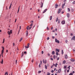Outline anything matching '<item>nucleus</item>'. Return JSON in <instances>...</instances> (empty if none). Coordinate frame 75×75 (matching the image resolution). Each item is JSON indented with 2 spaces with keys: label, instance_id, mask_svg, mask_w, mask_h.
Instances as JSON below:
<instances>
[{
  "label": "nucleus",
  "instance_id": "3",
  "mask_svg": "<svg viewBox=\"0 0 75 75\" xmlns=\"http://www.w3.org/2000/svg\"><path fill=\"white\" fill-rule=\"evenodd\" d=\"M55 41L56 42H57L58 44H59V40H57V38H56L55 39Z\"/></svg>",
  "mask_w": 75,
  "mask_h": 75
},
{
  "label": "nucleus",
  "instance_id": "37",
  "mask_svg": "<svg viewBox=\"0 0 75 75\" xmlns=\"http://www.w3.org/2000/svg\"><path fill=\"white\" fill-rule=\"evenodd\" d=\"M19 10H20V6L19 7L18 9V12H19Z\"/></svg>",
  "mask_w": 75,
  "mask_h": 75
},
{
  "label": "nucleus",
  "instance_id": "32",
  "mask_svg": "<svg viewBox=\"0 0 75 75\" xmlns=\"http://www.w3.org/2000/svg\"><path fill=\"white\" fill-rule=\"evenodd\" d=\"M4 40H5V39H4H4H3V42H2V43H3H3H4Z\"/></svg>",
  "mask_w": 75,
  "mask_h": 75
},
{
  "label": "nucleus",
  "instance_id": "42",
  "mask_svg": "<svg viewBox=\"0 0 75 75\" xmlns=\"http://www.w3.org/2000/svg\"><path fill=\"white\" fill-rule=\"evenodd\" d=\"M41 71H38L39 74H40V73H41Z\"/></svg>",
  "mask_w": 75,
  "mask_h": 75
},
{
  "label": "nucleus",
  "instance_id": "13",
  "mask_svg": "<svg viewBox=\"0 0 75 75\" xmlns=\"http://www.w3.org/2000/svg\"><path fill=\"white\" fill-rule=\"evenodd\" d=\"M47 9H46L43 12V13H45L46 12V11H47Z\"/></svg>",
  "mask_w": 75,
  "mask_h": 75
},
{
  "label": "nucleus",
  "instance_id": "27",
  "mask_svg": "<svg viewBox=\"0 0 75 75\" xmlns=\"http://www.w3.org/2000/svg\"><path fill=\"white\" fill-rule=\"evenodd\" d=\"M62 54H64V51H63V50H62Z\"/></svg>",
  "mask_w": 75,
  "mask_h": 75
},
{
  "label": "nucleus",
  "instance_id": "22",
  "mask_svg": "<svg viewBox=\"0 0 75 75\" xmlns=\"http://www.w3.org/2000/svg\"><path fill=\"white\" fill-rule=\"evenodd\" d=\"M52 16H51L50 17V20H52Z\"/></svg>",
  "mask_w": 75,
  "mask_h": 75
},
{
  "label": "nucleus",
  "instance_id": "35",
  "mask_svg": "<svg viewBox=\"0 0 75 75\" xmlns=\"http://www.w3.org/2000/svg\"><path fill=\"white\" fill-rule=\"evenodd\" d=\"M24 54H27V52H26L25 51L24 52Z\"/></svg>",
  "mask_w": 75,
  "mask_h": 75
},
{
  "label": "nucleus",
  "instance_id": "54",
  "mask_svg": "<svg viewBox=\"0 0 75 75\" xmlns=\"http://www.w3.org/2000/svg\"><path fill=\"white\" fill-rule=\"evenodd\" d=\"M30 45V43H28V46Z\"/></svg>",
  "mask_w": 75,
  "mask_h": 75
},
{
  "label": "nucleus",
  "instance_id": "38",
  "mask_svg": "<svg viewBox=\"0 0 75 75\" xmlns=\"http://www.w3.org/2000/svg\"><path fill=\"white\" fill-rule=\"evenodd\" d=\"M47 75H50V73L47 72Z\"/></svg>",
  "mask_w": 75,
  "mask_h": 75
},
{
  "label": "nucleus",
  "instance_id": "1",
  "mask_svg": "<svg viewBox=\"0 0 75 75\" xmlns=\"http://www.w3.org/2000/svg\"><path fill=\"white\" fill-rule=\"evenodd\" d=\"M8 33L9 35H10L11 34H12V30H11L10 32L9 31H8Z\"/></svg>",
  "mask_w": 75,
  "mask_h": 75
},
{
  "label": "nucleus",
  "instance_id": "52",
  "mask_svg": "<svg viewBox=\"0 0 75 75\" xmlns=\"http://www.w3.org/2000/svg\"><path fill=\"white\" fill-rule=\"evenodd\" d=\"M13 46H14L15 45V44L14 43H13Z\"/></svg>",
  "mask_w": 75,
  "mask_h": 75
},
{
  "label": "nucleus",
  "instance_id": "4",
  "mask_svg": "<svg viewBox=\"0 0 75 75\" xmlns=\"http://www.w3.org/2000/svg\"><path fill=\"white\" fill-rule=\"evenodd\" d=\"M44 64H46L47 63V60H45L44 61V59H43L42 60Z\"/></svg>",
  "mask_w": 75,
  "mask_h": 75
},
{
  "label": "nucleus",
  "instance_id": "20",
  "mask_svg": "<svg viewBox=\"0 0 75 75\" xmlns=\"http://www.w3.org/2000/svg\"><path fill=\"white\" fill-rule=\"evenodd\" d=\"M25 47L26 48H29V46H25Z\"/></svg>",
  "mask_w": 75,
  "mask_h": 75
},
{
  "label": "nucleus",
  "instance_id": "39",
  "mask_svg": "<svg viewBox=\"0 0 75 75\" xmlns=\"http://www.w3.org/2000/svg\"><path fill=\"white\" fill-rule=\"evenodd\" d=\"M56 54L57 55H58V52H56Z\"/></svg>",
  "mask_w": 75,
  "mask_h": 75
},
{
  "label": "nucleus",
  "instance_id": "19",
  "mask_svg": "<svg viewBox=\"0 0 75 75\" xmlns=\"http://www.w3.org/2000/svg\"><path fill=\"white\" fill-rule=\"evenodd\" d=\"M28 31H26V37H27V36H28Z\"/></svg>",
  "mask_w": 75,
  "mask_h": 75
},
{
  "label": "nucleus",
  "instance_id": "25",
  "mask_svg": "<svg viewBox=\"0 0 75 75\" xmlns=\"http://www.w3.org/2000/svg\"><path fill=\"white\" fill-rule=\"evenodd\" d=\"M45 69H47V66L46 65H45Z\"/></svg>",
  "mask_w": 75,
  "mask_h": 75
},
{
  "label": "nucleus",
  "instance_id": "51",
  "mask_svg": "<svg viewBox=\"0 0 75 75\" xmlns=\"http://www.w3.org/2000/svg\"><path fill=\"white\" fill-rule=\"evenodd\" d=\"M17 60H16V64H17Z\"/></svg>",
  "mask_w": 75,
  "mask_h": 75
},
{
  "label": "nucleus",
  "instance_id": "16",
  "mask_svg": "<svg viewBox=\"0 0 75 75\" xmlns=\"http://www.w3.org/2000/svg\"><path fill=\"white\" fill-rule=\"evenodd\" d=\"M1 63L2 64H3V59H2V61L1 62Z\"/></svg>",
  "mask_w": 75,
  "mask_h": 75
},
{
  "label": "nucleus",
  "instance_id": "36",
  "mask_svg": "<svg viewBox=\"0 0 75 75\" xmlns=\"http://www.w3.org/2000/svg\"><path fill=\"white\" fill-rule=\"evenodd\" d=\"M51 72H52V73H53L54 72V70H52L51 71Z\"/></svg>",
  "mask_w": 75,
  "mask_h": 75
},
{
  "label": "nucleus",
  "instance_id": "49",
  "mask_svg": "<svg viewBox=\"0 0 75 75\" xmlns=\"http://www.w3.org/2000/svg\"><path fill=\"white\" fill-rule=\"evenodd\" d=\"M47 30H49V28H48V27H47Z\"/></svg>",
  "mask_w": 75,
  "mask_h": 75
},
{
  "label": "nucleus",
  "instance_id": "45",
  "mask_svg": "<svg viewBox=\"0 0 75 75\" xmlns=\"http://www.w3.org/2000/svg\"><path fill=\"white\" fill-rule=\"evenodd\" d=\"M69 75H73V74H72V73H71L69 74Z\"/></svg>",
  "mask_w": 75,
  "mask_h": 75
},
{
  "label": "nucleus",
  "instance_id": "10",
  "mask_svg": "<svg viewBox=\"0 0 75 75\" xmlns=\"http://www.w3.org/2000/svg\"><path fill=\"white\" fill-rule=\"evenodd\" d=\"M75 40V36H74L71 39V40Z\"/></svg>",
  "mask_w": 75,
  "mask_h": 75
},
{
  "label": "nucleus",
  "instance_id": "63",
  "mask_svg": "<svg viewBox=\"0 0 75 75\" xmlns=\"http://www.w3.org/2000/svg\"><path fill=\"white\" fill-rule=\"evenodd\" d=\"M71 35H73V34H72V33H71Z\"/></svg>",
  "mask_w": 75,
  "mask_h": 75
},
{
  "label": "nucleus",
  "instance_id": "61",
  "mask_svg": "<svg viewBox=\"0 0 75 75\" xmlns=\"http://www.w3.org/2000/svg\"><path fill=\"white\" fill-rule=\"evenodd\" d=\"M53 65V66H54L55 65V64H53V65Z\"/></svg>",
  "mask_w": 75,
  "mask_h": 75
},
{
  "label": "nucleus",
  "instance_id": "7",
  "mask_svg": "<svg viewBox=\"0 0 75 75\" xmlns=\"http://www.w3.org/2000/svg\"><path fill=\"white\" fill-rule=\"evenodd\" d=\"M61 9H59L58 11V14L60 13V12H61Z\"/></svg>",
  "mask_w": 75,
  "mask_h": 75
},
{
  "label": "nucleus",
  "instance_id": "21",
  "mask_svg": "<svg viewBox=\"0 0 75 75\" xmlns=\"http://www.w3.org/2000/svg\"><path fill=\"white\" fill-rule=\"evenodd\" d=\"M66 62V61H65V60H64L63 62V64H65Z\"/></svg>",
  "mask_w": 75,
  "mask_h": 75
},
{
  "label": "nucleus",
  "instance_id": "46",
  "mask_svg": "<svg viewBox=\"0 0 75 75\" xmlns=\"http://www.w3.org/2000/svg\"><path fill=\"white\" fill-rule=\"evenodd\" d=\"M47 55H48V56H50V54H49V53H48V54H47Z\"/></svg>",
  "mask_w": 75,
  "mask_h": 75
},
{
  "label": "nucleus",
  "instance_id": "62",
  "mask_svg": "<svg viewBox=\"0 0 75 75\" xmlns=\"http://www.w3.org/2000/svg\"><path fill=\"white\" fill-rule=\"evenodd\" d=\"M69 70H67V72H69Z\"/></svg>",
  "mask_w": 75,
  "mask_h": 75
},
{
  "label": "nucleus",
  "instance_id": "34",
  "mask_svg": "<svg viewBox=\"0 0 75 75\" xmlns=\"http://www.w3.org/2000/svg\"><path fill=\"white\" fill-rule=\"evenodd\" d=\"M20 29L18 31V34H19V33H20Z\"/></svg>",
  "mask_w": 75,
  "mask_h": 75
},
{
  "label": "nucleus",
  "instance_id": "53",
  "mask_svg": "<svg viewBox=\"0 0 75 75\" xmlns=\"http://www.w3.org/2000/svg\"><path fill=\"white\" fill-rule=\"evenodd\" d=\"M42 54H44V52L43 51H42Z\"/></svg>",
  "mask_w": 75,
  "mask_h": 75
},
{
  "label": "nucleus",
  "instance_id": "2",
  "mask_svg": "<svg viewBox=\"0 0 75 75\" xmlns=\"http://www.w3.org/2000/svg\"><path fill=\"white\" fill-rule=\"evenodd\" d=\"M2 50L1 51V54H3L4 53V48L3 47H2Z\"/></svg>",
  "mask_w": 75,
  "mask_h": 75
},
{
  "label": "nucleus",
  "instance_id": "58",
  "mask_svg": "<svg viewBox=\"0 0 75 75\" xmlns=\"http://www.w3.org/2000/svg\"><path fill=\"white\" fill-rule=\"evenodd\" d=\"M26 29H27V30H28V27H27L26 28Z\"/></svg>",
  "mask_w": 75,
  "mask_h": 75
},
{
  "label": "nucleus",
  "instance_id": "5",
  "mask_svg": "<svg viewBox=\"0 0 75 75\" xmlns=\"http://www.w3.org/2000/svg\"><path fill=\"white\" fill-rule=\"evenodd\" d=\"M65 6V3H64L62 5V7L63 8H64V7Z\"/></svg>",
  "mask_w": 75,
  "mask_h": 75
},
{
  "label": "nucleus",
  "instance_id": "48",
  "mask_svg": "<svg viewBox=\"0 0 75 75\" xmlns=\"http://www.w3.org/2000/svg\"><path fill=\"white\" fill-rule=\"evenodd\" d=\"M39 67V68H40V67H41V64H40Z\"/></svg>",
  "mask_w": 75,
  "mask_h": 75
},
{
  "label": "nucleus",
  "instance_id": "40",
  "mask_svg": "<svg viewBox=\"0 0 75 75\" xmlns=\"http://www.w3.org/2000/svg\"><path fill=\"white\" fill-rule=\"evenodd\" d=\"M31 62H34V59H32V60Z\"/></svg>",
  "mask_w": 75,
  "mask_h": 75
},
{
  "label": "nucleus",
  "instance_id": "64",
  "mask_svg": "<svg viewBox=\"0 0 75 75\" xmlns=\"http://www.w3.org/2000/svg\"><path fill=\"white\" fill-rule=\"evenodd\" d=\"M11 75H13V71L12 72V73H11Z\"/></svg>",
  "mask_w": 75,
  "mask_h": 75
},
{
  "label": "nucleus",
  "instance_id": "11",
  "mask_svg": "<svg viewBox=\"0 0 75 75\" xmlns=\"http://www.w3.org/2000/svg\"><path fill=\"white\" fill-rule=\"evenodd\" d=\"M70 60L72 62H74L75 61V60L74 59H71Z\"/></svg>",
  "mask_w": 75,
  "mask_h": 75
},
{
  "label": "nucleus",
  "instance_id": "12",
  "mask_svg": "<svg viewBox=\"0 0 75 75\" xmlns=\"http://www.w3.org/2000/svg\"><path fill=\"white\" fill-rule=\"evenodd\" d=\"M65 22L64 21H63L62 22V24H65Z\"/></svg>",
  "mask_w": 75,
  "mask_h": 75
},
{
  "label": "nucleus",
  "instance_id": "24",
  "mask_svg": "<svg viewBox=\"0 0 75 75\" xmlns=\"http://www.w3.org/2000/svg\"><path fill=\"white\" fill-rule=\"evenodd\" d=\"M23 55H24V53H23V52H22V55H21V57H23Z\"/></svg>",
  "mask_w": 75,
  "mask_h": 75
},
{
  "label": "nucleus",
  "instance_id": "15",
  "mask_svg": "<svg viewBox=\"0 0 75 75\" xmlns=\"http://www.w3.org/2000/svg\"><path fill=\"white\" fill-rule=\"evenodd\" d=\"M54 54H55V52H54V51H53L52 52V54L54 55Z\"/></svg>",
  "mask_w": 75,
  "mask_h": 75
},
{
  "label": "nucleus",
  "instance_id": "8",
  "mask_svg": "<svg viewBox=\"0 0 75 75\" xmlns=\"http://www.w3.org/2000/svg\"><path fill=\"white\" fill-rule=\"evenodd\" d=\"M43 4H44L43 3H42V2H41V7H42V6H43Z\"/></svg>",
  "mask_w": 75,
  "mask_h": 75
},
{
  "label": "nucleus",
  "instance_id": "60",
  "mask_svg": "<svg viewBox=\"0 0 75 75\" xmlns=\"http://www.w3.org/2000/svg\"><path fill=\"white\" fill-rule=\"evenodd\" d=\"M11 6H10L9 7V9H10V8H11Z\"/></svg>",
  "mask_w": 75,
  "mask_h": 75
},
{
  "label": "nucleus",
  "instance_id": "33",
  "mask_svg": "<svg viewBox=\"0 0 75 75\" xmlns=\"http://www.w3.org/2000/svg\"><path fill=\"white\" fill-rule=\"evenodd\" d=\"M33 24L32 23L31 25H30V27H32V26H33Z\"/></svg>",
  "mask_w": 75,
  "mask_h": 75
},
{
  "label": "nucleus",
  "instance_id": "17",
  "mask_svg": "<svg viewBox=\"0 0 75 75\" xmlns=\"http://www.w3.org/2000/svg\"><path fill=\"white\" fill-rule=\"evenodd\" d=\"M58 6V5H57V4H55V8H57Z\"/></svg>",
  "mask_w": 75,
  "mask_h": 75
},
{
  "label": "nucleus",
  "instance_id": "31",
  "mask_svg": "<svg viewBox=\"0 0 75 75\" xmlns=\"http://www.w3.org/2000/svg\"><path fill=\"white\" fill-rule=\"evenodd\" d=\"M65 42H66V43H67V42H68V40H66Z\"/></svg>",
  "mask_w": 75,
  "mask_h": 75
},
{
  "label": "nucleus",
  "instance_id": "47",
  "mask_svg": "<svg viewBox=\"0 0 75 75\" xmlns=\"http://www.w3.org/2000/svg\"><path fill=\"white\" fill-rule=\"evenodd\" d=\"M58 24H59V23L60 22L59 21V20H58Z\"/></svg>",
  "mask_w": 75,
  "mask_h": 75
},
{
  "label": "nucleus",
  "instance_id": "57",
  "mask_svg": "<svg viewBox=\"0 0 75 75\" xmlns=\"http://www.w3.org/2000/svg\"><path fill=\"white\" fill-rule=\"evenodd\" d=\"M54 71H56V68H55L54 69Z\"/></svg>",
  "mask_w": 75,
  "mask_h": 75
},
{
  "label": "nucleus",
  "instance_id": "29",
  "mask_svg": "<svg viewBox=\"0 0 75 75\" xmlns=\"http://www.w3.org/2000/svg\"><path fill=\"white\" fill-rule=\"evenodd\" d=\"M64 69H66V68H67V66H64Z\"/></svg>",
  "mask_w": 75,
  "mask_h": 75
},
{
  "label": "nucleus",
  "instance_id": "28",
  "mask_svg": "<svg viewBox=\"0 0 75 75\" xmlns=\"http://www.w3.org/2000/svg\"><path fill=\"white\" fill-rule=\"evenodd\" d=\"M58 18H57L56 20V22H57V21H58Z\"/></svg>",
  "mask_w": 75,
  "mask_h": 75
},
{
  "label": "nucleus",
  "instance_id": "44",
  "mask_svg": "<svg viewBox=\"0 0 75 75\" xmlns=\"http://www.w3.org/2000/svg\"><path fill=\"white\" fill-rule=\"evenodd\" d=\"M50 59H51V60L52 61H53V58H50Z\"/></svg>",
  "mask_w": 75,
  "mask_h": 75
},
{
  "label": "nucleus",
  "instance_id": "59",
  "mask_svg": "<svg viewBox=\"0 0 75 75\" xmlns=\"http://www.w3.org/2000/svg\"><path fill=\"white\" fill-rule=\"evenodd\" d=\"M32 28V27H29V30H30L31 29V28Z\"/></svg>",
  "mask_w": 75,
  "mask_h": 75
},
{
  "label": "nucleus",
  "instance_id": "50",
  "mask_svg": "<svg viewBox=\"0 0 75 75\" xmlns=\"http://www.w3.org/2000/svg\"><path fill=\"white\" fill-rule=\"evenodd\" d=\"M57 64H55V67H57Z\"/></svg>",
  "mask_w": 75,
  "mask_h": 75
},
{
  "label": "nucleus",
  "instance_id": "9",
  "mask_svg": "<svg viewBox=\"0 0 75 75\" xmlns=\"http://www.w3.org/2000/svg\"><path fill=\"white\" fill-rule=\"evenodd\" d=\"M56 52H59V49H56Z\"/></svg>",
  "mask_w": 75,
  "mask_h": 75
},
{
  "label": "nucleus",
  "instance_id": "30",
  "mask_svg": "<svg viewBox=\"0 0 75 75\" xmlns=\"http://www.w3.org/2000/svg\"><path fill=\"white\" fill-rule=\"evenodd\" d=\"M68 11L69 12L70 11V8H68Z\"/></svg>",
  "mask_w": 75,
  "mask_h": 75
},
{
  "label": "nucleus",
  "instance_id": "14",
  "mask_svg": "<svg viewBox=\"0 0 75 75\" xmlns=\"http://www.w3.org/2000/svg\"><path fill=\"white\" fill-rule=\"evenodd\" d=\"M65 58L66 59H67V58H68V56H67V55L66 54L65 55Z\"/></svg>",
  "mask_w": 75,
  "mask_h": 75
},
{
  "label": "nucleus",
  "instance_id": "41",
  "mask_svg": "<svg viewBox=\"0 0 75 75\" xmlns=\"http://www.w3.org/2000/svg\"><path fill=\"white\" fill-rule=\"evenodd\" d=\"M57 59L58 61V60H59V57H58Z\"/></svg>",
  "mask_w": 75,
  "mask_h": 75
},
{
  "label": "nucleus",
  "instance_id": "43",
  "mask_svg": "<svg viewBox=\"0 0 75 75\" xmlns=\"http://www.w3.org/2000/svg\"><path fill=\"white\" fill-rule=\"evenodd\" d=\"M49 39H50V38L49 37H47V40H49Z\"/></svg>",
  "mask_w": 75,
  "mask_h": 75
},
{
  "label": "nucleus",
  "instance_id": "55",
  "mask_svg": "<svg viewBox=\"0 0 75 75\" xmlns=\"http://www.w3.org/2000/svg\"><path fill=\"white\" fill-rule=\"evenodd\" d=\"M66 71H67V69H65L64 70V72L65 73H66Z\"/></svg>",
  "mask_w": 75,
  "mask_h": 75
},
{
  "label": "nucleus",
  "instance_id": "26",
  "mask_svg": "<svg viewBox=\"0 0 75 75\" xmlns=\"http://www.w3.org/2000/svg\"><path fill=\"white\" fill-rule=\"evenodd\" d=\"M53 58L54 59H55V55H53Z\"/></svg>",
  "mask_w": 75,
  "mask_h": 75
},
{
  "label": "nucleus",
  "instance_id": "6",
  "mask_svg": "<svg viewBox=\"0 0 75 75\" xmlns=\"http://www.w3.org/2000/svg\"><path fill=\"white\" fill-rule=\"evenodd\" d=\"M61 72V69L60 68L58 70V73H60Z\"/></svg>",
  "mask_w": 75,
  "mask_h": 75
},
{
  "label": "nucleus",
  "instance_id": "18",
  "mask_svg": "<svg viewBox=\"0 0 75 75\" xmlns=\"http://www.w3.org/2000/svg\"><path fill=\"white\" fill-rule=\"evenodd\" d=\"M67 17H69V13H67Z\"/></svg>",
  "mask_w": 75,
  "mask_h": 75
},
{
  "label": "nucleus",
  "instance_id": "56",
  "mask_svg": "<svg viewBox=\"0 0 75 75\" xmlns=\"http://www.w3.org/2000/svg\"><path fill=\"white\" fill-rule=\"evenodd\" d=\"M71 67V66H69V67H68V68H69Z\"/></svg>",
  "mask_w": 75,
  "mask_h": 75
},
{
  "label": "nucleus",
  "instance_id": "23",
  "mask_svg": "<svg viewBox=\"0 0 75 75\" xmlns=\"http://www.w3.org/2000/svg\"><path fill=\"white\" fill-rule=\"evenodd\" d=\"M22 40H23V38H21L20 39V40H19L20 42H21Z\"/></svg>",
  "mask_w": 75,
  "mask_h": 75
}]
</instances>
